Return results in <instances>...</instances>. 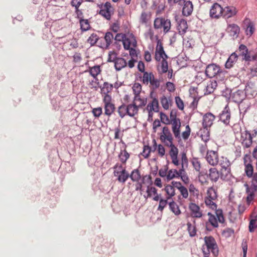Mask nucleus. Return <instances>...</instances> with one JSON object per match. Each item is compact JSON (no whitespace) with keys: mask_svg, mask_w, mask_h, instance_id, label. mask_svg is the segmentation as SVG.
Segmentation results:
<instances>
[{"mask_svg":"<svg viewBox=\"0 0 257 257\" xmlns=\"http://www.w3.org/2000/svg\"><path fill=\"white\" fill-rule=\"evenodd\" d=\"M188 166V161L186 154L182 153L181 154V164L180 166H176L177 169H172L168 171L167 179L172 180L174 178H180L185 184L189 182V179L186 172Z\"/></svg>","mask_w":257,"mask_h":257,"instance_id":"f257e3e1","label":"nucleus"},{"mask_svg":"<svg viewBox=\"0 0 257 257\" xmlns=\"http://www.w3.org/2000/svg\"><path fill=\"white\" fill-rule=\"evenodd\" d=\"M204 244L202 246L204 254H210L211 252L214 256L218 254V247L215 239L211 236H206L204 238Z\"/></svg>","mask_w":257,"mask_h":257,"instance_id":"f03ea898","label":"nucleus"},{"mask_svg":"<svg viewBox=\"0 0 257 257\" xmlns=\"http://www.w3.org/2000/svg\"><path fill=\"white\" fill-rule=\"evenodd\" d=\"M205 74L209 78L215 77L219 81H223L225 77V72L219 65L215 64H209L206 68Z\"/></svg>","mask_w":257,"mask_h":257,"instance_id":"7ed1b4c3","label":"nucleus"},{"mask_svg":"<svg viewBox=\"0 0 257 257\" xmlns=\"http://www.w3.org/2000/svg\"><path fill=\"white\" fill-rule=\"evenodd\" d=\"M207 214L209 216V218L206 223V228L208 230H211V229L209 228V223L213 227L216 228L218 226V222L223 223L224 221V218L221 211L217 210L216 212V216L212 214L210 212H208Z\"/></svg>","mask_w":257,"mask_h":257,"instance_id":"20e7f679","label":"nucleus"},{"mask_svg":"<svg viewBox=\"0 0 257 257\" xmlns=\"http://www.w3.org/2000/svg\"><path fill=\"white\" fill-rule=\"evenodd\" d=\"M217 199V191L212 187L209 188L205 198L206 205L212 209H216L217 205L215 202Z\"/></svg>","mask_w":257,"mask_h":257,"instance_id":"39448f33","label":"nucleus"},{"mask_svg":"<svg viewBox=\"0 0 257 257\" xmlns=\"http://www.w3.org/2000/svg\"><path fill=\"white\" fill-rule=\"evenodd\" d=\"M171 21L169 19L164 18H157L154 22V27L155 29H160L163 28V32L166 34L169 32L171 29Z\"/></svg>","mask_w":257,"mask_h":257,"instance_id":"423d86ee","label":"nucleus"},{"mask_svg":"<svg viewBox=\"0 0 257 257\" xmlns=\"http://www.w3.org/2000/svg\"><path fill=\"white\" fill-rule=\"evenodd\" d=\"M160 141L165 146H171L173 143V137L169 128L167 126L162 127L161 132L159 134Z\"/></svg>","mask_w":257,"mask_h":257,"instance_id":"0eeeda50","label":"nucleus"},{"mask_svg":"<svg viewBox=\"0 0 257 257\" xmlns=\"http://www.w3.org/2000/svg\"><path fill=\"white\" fill-rule=\"evenodd\" d=\"M100 9L99 14L107 20H110L111 16L114 14V9L109 2H106L104 5L99 6Z\"/></svg>","mask_w":257,"mask_h":257,"instance_id":"6e6552de","label":"nucleus"},{"mask_svg":"<svg viewBox=\"0 0 257 257\" xmlns=\"http://www.w3.org/2000/svg\"><path fill=\"white\" fill-rule=\"evenodd\" d=\"M172 130L174 137L177 139L180 138L181 135V121L180 118H177L175 115L171 114Z\"/></svg>","mask_w":257,"mask_h":257,"instance_id":"1a4fd4ad","label":"nucleus"},{"mask_svg":"<svg viewBox=\"0 0 257 257\" xmlns=\"http://www.w3.org/2000/svg\"><path fill=\"white\" fill-rule=\"evenodd\" d=\"M104 103V113L107 116H110L115 110V105L112 102L111 96H105L103 98Z\"/></svg>","mask_w":257,"mask_h":257,"instance_id":"9d476101","label":"nucleus"},{"mask_svg":"<svg viewBox=\"0 0 257 257\" xmlns=\"http://www.w3.org/2000/svg\"><path fill=\"white\" fill-rule=\"evenodd\" d=\"M123 47L125 50L137 47V42L135 37L132 34L126 35L122 39Z\"/></svg>","mask_w":257,"mask_h":257,"instance_id":"9b49d317","label":"nucleus"},{"mask_svg":"<svg viewBox=\"0 0 257 257\" xmlns=\"http://www.w3.org/2000/svg\"><path fill=\"white\" fill-rule=\"evenodd\" d=\"M188 208L190 211V216L192 218H200L203 216V211L201 209L200 206L196 203H190Z\"/></svg>","mask_w":257,"mask_h":257,"instance_id":"f8f14e48","label":"nucleus"},{"mask_svg":"<svg viewBox=\"0 0 257 257\" xmlns=\"http://www.w3.org/2000/svg\"><path fill=\"white\" fill-rule=\"evenodd\" d=\"M164 58H168V56L164 51L161 41L158 39L155 49V59L157 61H160L161 59Z\"/></svg>","mask_w":257,"mask_h":257,"instance_id":"ddd939ff","label":"nucleus"},{"mask_svg":"<svg viewBox=\"0 0 257 257\" xmlns=\"http://www.w3.org/2000/svg\"><path fill=\"white\" fill-rule=\"evenodd\" d=\"M167 146L170 148L169 155L171 159L172 163L175 166H180L181 164V160H180L178 158V148L173 144V143H172L171 146Z\"/></svg>","mask_w":257,"mask_h":257,"instance_id":"4468645a","label":"nucleus"},{"mask_svg":"<svg viewBox=\"0 0 257 257\" xmlns=\"http://www.w3.org/2000/svg\"><path fill=\"white\" fill-rule=\"evenodd\" d=\"M205 159L207 162L211 166H216L219 163V157L217 152L208 150L206 153Z\"/></svg>","mask_w":257,"mask_h":257,"instance_id":"2eb2a0df","label":"nucleus"},{"mask_svg":"<svg viewBox=\"0 0 257 257\" xmlns=\"http://www.w3.org/2000/svg\"><path fill=\"white\" fill-rule=\"evenodd\" d=\"M240 141L244 147L248 148L251 146L252 143V138L249 131H245L241 133Z\"/></svg>","mask_w":257,"mask_h":257,"instance_id":"dca6fc26","label":"nucleus"},{"mask_svg":"<svg viewBox=\"0 0 257 257\" xmlns=\"http://www.w3.org/2000/svg\"><path fill=\"white\" fill-rule=\"evenodd\" d=\"M215 116L211 112L205 113L202 118L203 127L210 128L213 124Z\"/></svg>","mask_w":257,"mask_h":257,"instance_id":"f3484780","label":"nucleus"},{"mask_svg":"<svg viewBox=\"0 0 257 257\" xmlns=\"http://www.w3.org/2000/svg\"><path fill=\"white\" fill-rule=\"evenodd\" d=\"M223 8L217 3L214 4L210 10V16L212 18L218 19L222 16Z\"/></svg>","mask_w":257,"mask_h":257,"instance_id":"a211bd4d","label":"nucleus"},{"mask_svg":"<svg viewBox=\"0 0 257 257\" xmlns=\"http://www.w3.org/2000/svg\"><path fill=\"white\" fill-rule=\"evenodd\" d=\"M146 110L148 112L149 116L152 117L153 112H158L159 111V102L157 99L154 98L151 102L149 103Z\"/></svg>","mask_w":257,"mask_h":257,"instance_id":"6ab92c4d","label":"nucleus"},{"mask_svg":"<svg viewBox=\"0 0 257 257\" xmlns=\"http://www.w3.org/2000/svg\"><path fill=\"white\" fill-rule=\"evenodd\" d=\"M113 175L117 177V180L120 183H124L129 178L130 174L125 169L122 171L113 172Z\"/></svg>","mask_w":257,"mask_h":257,"instance_id":"aec40b11","label":"nucleus"},{"mask_svg":"<svg viewBox=\"0 0 257 257\" xmlns=\"http://www.w3.org/2000/svg\"><path fill=\"white\" fill-rule=\"evenodd\" d=\"M100 88V93L103 98H105V96H111L109 94L113 89V84L109 83L108 82H104L102 85L99 87Z\"/></svg>","mask_w":257,"mask_h":257,"instance_id":"412c9836","label":"nucleus"},{"mask_svg":"<svg viewBox=\"0 0 257 257\" xmlns=\"http://www.w3.org/2000/svg\"><path fill=\"white\" fill-rule=\"evenodd\" d=\"M246 186V193L247 194V196L246 197V202L248 205H249L251 202L254 198L257 186L253 185H251L250 187H248L247 185Z\"/></svg>","mask_w":257,"mask_h":257,"instance_id":"4be33fe9","label":"nucleus"},{"mask_svg":"<svg viewBox=\"0 0 257 257\" xmlns=\"http://www.w3.org/2000/svg\"><path fill=\"white\" fill-rule=\"evenodd\" d=\"M237 13L235 7L233 6H227L223 9L222 15L224 18L228 19L236 15Z\"/></svg>","mask_w":257,"mask_h":257,"instance_id":"5701e85b","label":"nucleus"},{"mask_svg":"<svg viewBox=\"0 0 257 257\" xmlns=\"http://www.w3.org/2000/svg\"><path fill=\"white\" fill-rule=\"evenodd\" d=\"M182 14L186 17L191 15L193 10V6L191 2L188 1L183 4Z\"/></svg>","mask_w":257,"mask_h":257,"instance_id":"b1692460","label":"nucleus"},{"mask_svg":"<svg viewBox=\"0 0 257 257\" xmlns=\"http://www.w3.org/2000/svg\"><path fill=\"white\" fill-rule=\"evenodd\" d=\"M244 23L246 24V28L245 30L246 34L248 36H251L255 31V25L249 19H245Z\"/></svg>","mask_w":257,"mask_h":257,"instance_id":"393cba45","label":"nucleus"},{"mask_svg":"<svg viewBox=\"0 0 257 257\" xmlns=\"http://www.w3.org/2000/svg\"><path fill=\"white\" fill-rule=\"evenodd\" d=\"M238 51L240 52V55L244 57L243 59L245 61H250V52H248L245 45H240L238 48Z\"/></svg>","mask_w":257,"mask_h":257,"instance_id":"a878e982","label":"nucleus"},{"mask_svg":"<svg viewBox=\"0 0 257 257\" xmlns=\"http://www.w3.org/2000/svg\"><path fill=\"white\" fill-rule=\"evenodd\" d=\"M114 63V67L116 71H120L127 66V62L123 58L118 57Z\"/></svg>","mask_w":257,"mask_h":257,"instance_id":"bb28decb","label":"nucleus"},{"mask_svg":"<svg viewBox=\"0 0 257 257\" xmlns=\"http://www.w3.org/2000/svg\"><path fill=\"white\" fill-rule=\"evenodd\" d=\"M208 176L210 180L216 182L219 178L220 173L215 168H212L209 170Z\"/></svg>","mask_w":257,"mask_h":257,"instance_id":"cd10ccee","label":"nucleus"},{"mask_svg":"<svg viewBox=\"0 0 257 257\" xmlns=\"http://www.w3.org/2000/svg\"><path fill=\"white\" fill-rule=\"evenodd\" d=\"M227 31L231 36L237 37L239 33L240 28L237 25L232 24L227 27Z\"/></svg>","mask_w":257,"mask_h":257,"instance_id":"c85d7f7f","label":"nucleus"},{"mask_svg":"<svg viewBox=\"0 0 257 257\" xmlns=\"http://www.w3.org/2000/svg\"><path fill=\"white\" fill-rule=\"evenodd\" d=\"M237 58L238 56L235 52L232 53L226 62L225 64V68L229 69L232 67L235 63L237 61Z\"/></svg>","mask_w":257,"mask_h":257,"instance_id":"c756f323","label":"nucleus"},{"mask_svg":"<svg viewBox=\"0 0 257 257\" xmlns=\"http://www.w3.org/2000/svg\"><path fill=\"white\" fill-rule=\"evenodd\" d=\"M118 157L120 162L122 164H126L127 160L130 157V154L127 152L126 148H125L123 150H121Z\"/></svg>","mask_w":257,"mask_h":257,"instance_id":"7c9ffc66","label":"nucleus"},{"mask_svg":"<svg viewBox=\"0 0 257 257\" xmlns=\"http://www.w3.org/2000/svg\"><path fill=\"white\" fill-rule=\"evenodd\" d=\"M129 177L133 182H135L141 181L143 176H142L140 170L138 169H135L132 171Z\"/></svg>","mask_w":257,"mask_h":257,"instance_id":"2f4dec72","label":"nucleus"},{"mask_svg":"<svg viewBox=\"0 0 257 257\" xmlns=\"http://www.w3.org/2000/svg\"><path fill=\"white\" fill-rule=\"evenodd\" d=\"M133 103L138 107H142L147 103V99L145 97H141L139 94H136L134 98Z\"/></svg>","mask_w":257,"mask_h":257,"instance_id":"473e14b6","label":"nucleus"},{"mask_svg":"<svg viewBox=\"0 0 257 257\" xmlns=\"http://www.w3.org/2000/svg\"><path fill=\"white\" fill-rule=\"evenodd\" d=\"M151 18V13L144 11L142 12L139 22L142 24H147L150 21Z\"/></svg>","mask_w":257,"mask_h":257,"instance_id":"72a5a7b5","label":"nucleus"},{"mask_svg":"<svg viewBox=\"0 0 257 257\" xmlns=\"http://www.w3.org/2000/svg\"><path fill=\"white\" fill-rule=\"evenodd\" d=\"M154 77L155 76L152 72H145L143 73L142 82L145 85H148L151 82Z\"/></svg>","mask_w":257,"mask_h":257,"instance_id":"f704fd0d","label":"nucleus"},{"mask_svg":"<svg viewBox=\"0 0 257 257\" xmlns=\"http://www.w3.org/2000/svg\"><path fill=\"white\" fill-rule=\"evenodd\" d=\"M225 108V109H226ZM230 119V113L228 110H223L220 114V120L225 124L227 125L229 123Z\"/></svg>","mask_w":257,"mask_h":257,"instance_id":"c9c22d12","label":"nucleus"},{"mask_svg":"<svg viewBox=\"0 0 257 257\" xmlns=\"http://www.w3.org/2000/svg\"><path fill=\"white\" fill-rule=\"evenodd\" d=\"M244 164L245 166L244 171L246 176L248 177H252L253 172V166L250 162H248V161L245 158L244 159Z\"/></svg>","mask_w":257,"mask_h":257,"instance_id":"e433bc0d","label":"nucleus"},{"mask_svg":"<svg viewBox=\"0 0 257 257\" xmlns=\"http://www.w3.org/2000/svg\"><path fill=\"white\" fill-rule=\"evenodd\" d=\"M127 115L133 117L138 114L139 108L133 102V103L127 105Z\"/></svg>","mask_w":257,"mask_h":257,"instance_id":"4c0bfd02","label":"nucleus"},{"mask_svg":"<svg viewBox=\"0 0 257 257\" xmlns=\"http://www.w3.org/2000/svg\"><path fill=\"white\" fill-rule=\"evenodd\" d=\"M187 29L188 25L186 21L181 20L178 26L179 33L181 35H183L186 32Z\"/></svg>","mask_w":257,"mask_h":257,"instance_id":"58836bf2","label":"nucleus"},{"mask_svg":"<svg viewBox=\"0 0 257 257\" xmlns=\"http://www.w3.org/2000/svg\"><path fill=\"white\" fill-rule=\"evenodd\" d=\"M220 176L221 179L223 180H228L231 177L230 168L221 169L220 170Z\"/></svg>","mask_w":257,"mask_h":257,"instance_id":"ea45409f","label":"nucleus"},{"mask_svg":"<svg viewBox=\"0 0 257 257\" xmlns=\"http://www.w3.org/2000/svg\"><path fill=\"white\" fill-rule=\"evenodd\" d=\"M200 137L203 141L206 143L210 139L209 128L203 127L200 130Z\"/></svg>","mask_w":257,"mask_h":257,"instance_id":"a19ab883","label":"nucleus"},{"mask_svg":"<svg viewBox=\"0 0 257 257\" xmlns=\"http://www.w3.org/2000/svg\"><path fill=\"white\" fill-rule=\"evenodd\" d=\"M87 85L89 88L97 91L99 88V82L97 78L89 80Z\"/></svg>","mask_w":257,"mask_h":257,"instance_id":"79ce46f5","label":"nucleus"},{"mask_svg":"<svg viewBox=\"0 0 257 257\" xmlns=\"http://www.w3.org/2000/svg\"><path fill=\"white\" fill-rule=\"evenodd\" d=\"M195 221H194V224L188 222L187 223V230L191 237H194L196 235L197 229L195 225Z\"/></svg>","mask_w":257,"mask_h":257,"instance_id":"37998d69","label":"nucleus"},{"mask_svg":"<svg viewBox=\"0 0 257 257\" xmlns=\"http://www.w3.org/2000/svg\"><path fill=\"white\" fill-rule=\"evenodd\" d=\"M88 71L93 78H96L100 73L101 69L99 65H95L92 67H90Z\"/></svg>","mask_w":257,"mask_h":257,"instance_id":"c03bdc74","label":"nucleus"},{"mask_svg":"<svg viewBox=\"0 0 257 257\" xmlns=\"http://www.w3.org/2000/svg\"><path fill=\"white\" fill-rule=\"evenodd\" d=\"M160 101L163 107L165 109L167 110L171 105L172 100L170 97L167 98L164 95L161 98Z\"/></svg>","mask_w":257,"mask_h":257,"instance_id":"a18cd8bd","label":"nucleus"},{"mask_svg":"<svg viewBox=\"0 0 257 257\" xmlns=\"http://www.w3.org/2000/svg\"><path fill=\"white\" fill-rule=\"evenodd\" d=\"M165 191L167 194L166 198L169 199L175 194V190L174 187L171 185H167L165 188Z\"/></svg>","mask_w":257,"mask_h":257,"instance_id":"49530a36","label":"nucleus"},{"mask_svg":"<svg viewBox=\"0 0 257 257\" xmlns=\"http://www.w3.org/2000/svg\"><path fill=\"white\" fill-rule=\"evenodd\" d=\"M170 210L176 215H179L181 214V210L176 202L172 201L169 203Z\"/></svg>","mask_w":257,"mask_h":257,"instance_id":"de8ad7c7","label":"nucleus"},{"mask_svg":"<svg viewBox=\"0 0 257 257\" xmlns=\"http://www.w3.org/2000/svg\"><path fill=\"white\" fill-rule=\"evenodd\" d=\"M127 105L122 103L120 106L118 107L117 112L119 116L121 118L124 117L126 115H127Z\"/></svg>","mask_w":257,"mask_h":257,"instance_id":"09e8293b","label":"nucleus"},{"mask_svg":"<svg viewBox=\"0 0 257 257\" xmlns=\"http://www.w3.org/2000/svg\"><path fill=\"white\" fill-rule=\"evenodd\" d=\"M114 39V36L111 32H107L104 36V39L106 42L105 47L108 48L109 45L112 43Z\"/></svg>","mask_w":257,"mask_h":257,"instance_id":"8fccbe9b","label":"nucleus"},{"mask_svg":"<svg viewBox=\"0 0 257 257\" xmlns=\"http://www.w3.org/2000/svg\"><path fill=\"white\" fill-rule=\"evenodd\" d=\"M219 165L221 167V169H226L230 168V162L229 160L225 157H221L219 161Z\"/></svg>","mask_w":257,"mask_h":257,"instance_id":"3c124183","label":"nucleus"},{"mask_svg":"<svg viewBox=\"0 0 257 257\" xmlns=\"http://www.w3.org/2000/svg\"><path fill=\"white\" fill-rule=\"evenodd\" d=\"M79 22L80 28L82 31H86L90 28V26L88 20L81 19Z\"/></svg>","mask_w":257,"mask_h":257,"instance_id":"603ef678","label":"nucleus"},{"mask_svg":"<svg viewBox=\"0 0 257 257\" xmlns=\"http://www.w3.org/2000/svg\"><path fill=\"white\" fill-rule=\"evenodd\" d=\"M189 191L191 194V196L196 199L198 198L199 191L193 184H191L189 185Z\"/></svg>","mask_w":257,"mask_h":257,"instance_id":"864d4df0","label":"nucleus"},{"mask_svg":"<svg viewBox=\"0 0 257 257\" xmlns=\"http://www.w3.org/2000/svg\"><path fill=\"white\" fill-rule=\"evenodd\" d=\"M217 86V84L216 81H210L206 86V92L211 93L214 91Z\"/></svg>","mask_w":257,"mask_h":257,"instance_id":"5fc2aeb1","label":"nucleus"},{"mask_svg":"<svg viewBox=\"0 0 257 257\" xmlns=\"http://www.w3.org/2000/svg\"><path fill=\"white\" fill-rule=\"evenodd\" d=\"M151 152V148L147 145L144 146L143 151L141 153L140 155L143 156L144 159L148 158L150 156Z\"/></svg>","mask_w":257,"mask_h":257,"instance_id":"6e6d98bb","label":"nucleus"},{"mask_svg":"<svg viewBox=\"0 0 257 257\" xmlns=\"http://www.w3.org/2000/svg\"><path fill=\"white\" fill-rule=\"evenodd\" d=\"M99 37L97 34L92 33L87 39V43L91 46H93L98 40Z\"/></svg>","mask_w":257,"mask_h":257,"instance_id":"4d7b16f0","label":"nucleus"},{"mask_svg":"<svg viewBox=\"0 0 257 257\" xmlns=\"http://www.w3.org/2000/svg\"><path fill=\"white\" fill-rule=\"evenodd\" d=\"M147 196L144 195L145 198L151 197L153 195L157 194V190L154 187L148 186L147 189Z\"/></svg>","mask_w":257,"mask_h":257,"instance_id":"13d9d810","label":"nucleus"},{"mask_svg":"<svg viewBox=\"0 0 257 257\" xmlns=\"http://www.w3.org/2000/svg\"><path fill=\"white\" fill-rule=\"evenodd\" d=\"M160 86V80L156 78L155 77L152 80L150 83V86L153 90H156Z\"/></svg>","mask_w":257,"mask_h":257,"instance_id":"bf43d9fd","label":"nucleus"},{"mask_svg":"<svg viewBox=\"0 0 257 257\" xmlns=\"http://www.w3.org/2000/svg\"><path fill=\"white\" fill-rule=\"evenodd\" d=\"M167 58L162 59L161 63V70L162 73H165L167 72L168 69V64L166 60Z\"/></svg>","mask_w":257,"mask_h":257,"instance_id":"052dcab7","label":"nucleus"},{"mask_svg":"<svg viewBox=\"0 0 257 257\" xmlns=\"http://www.w3.org/2000/svg\"><path fill=\"white\" fill-rule=\"evenodd\" d=\"M257 227V219H252L250 220L248 229L250 232H253L255 228Z\"/></svg>","mask_w":257,"mask_h":257,"instance_id":"680f3d73","label":"nucleus"},{"mask_svg":"<svg viewBox=\"0 0 257 257\" xmlns=\"http://www.w3.org/2000/svg\"><path fill=\"white\" fill-rule=\"evenodd\" d=\"M117 53L114 51H110L108 53V61L114 62L118 58L117 57Z\"/></svg>","mask_w":257,"mask_h":257,"instance_id":"e2e57ef3","label":"nucleus"},{"mask_svg":"<svg viewBox=\"0 0 257 257\" xmlns=\"http://www.w3.org/2000/svg\"><path fill=\"white\" fill-rule=\"evenodd\" d=\"M175 99L177 107L180 110H183L184 107V102L181 98L179 96H176Z\"/></svg>","mask_w":257,"mask_h":257,"instance_id":"0e129e2a","label":"nucleus"},{"mask_svg":"<svg viewBox=\"0 0 257 257\" xmlns=\"http://www.w3.org/2000/svg\"><path fill=\"white\" fill-rule=\"evenodd\" d=\"M179 191L180 192L181 195L182 196V198L183 199H186L188 198V197H189L188 190L186 187L183 186Z\"/></svg>","mask_w":257,"mask_h":257,"instance_id":"69168bd1","label":"nucleus"},{"mask_svg":"<svg viewBox=\"0 0 257 257\" xmlns=\"http://www.w3.org/2000/svg\"><path fill=\"white\" fill-rule=\"evenodd\" d=\"M83 0H72L71 5L74 7L76 9V12L78 13L79 12V7L82 3Z\"/></svg>","mask_w":257,"mask_h":257,"instance_id":"338daca9","label":"nucleus"},{"mask_svg":"<svg viewBox=\"0 0 257 257\" xmlns=\"http://www.w3.org/2000/svg\"><path fill=\"white\" fill-rule=\"evenodd\" d=\"M191 133V129L189 126V125H187L186 126L185 131L183 132L182 134V138L184 140H187L188 139L190 136Z\"/></svg>","mask_w":257,"mask_h":257,"instance_id":"774afa93","label":"nucleus"}]
</instances>
